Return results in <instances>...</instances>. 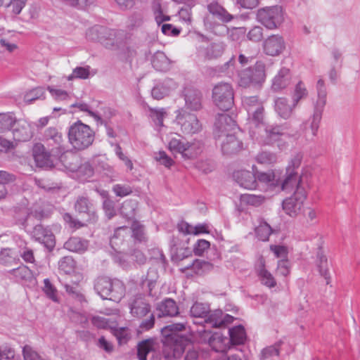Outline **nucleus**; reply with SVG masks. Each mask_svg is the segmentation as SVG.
Here are the masks:
<instances>
[{
	"label": "nucleus",
	"instance_id": "obj_32",
	"mask_svg": "<svg viewBox=\"0 0 360 360\" xmlns=\"http://www.w3.org/2000/svg\"><path fill=\"white\" fill-rule=\"evenodd\" d=\"M8 273L13 276L17 281L30 283L34 280L33 272L27 266L23 264L18 268L10 270Z\"/></svg>",
	"mask_w": 360,
	"mask_h": 360
},
{
	"label": "nucleus",
	"instance_id": "obj_21",
	"mask_svg": "<svg viewBox=\"0 0 360 360\" xmlns=\"http://www.w3.org/2000/svg\"><path fill=\"white\" fill-rule=\"evenodd\" d=\"M226 45L221 41L212 42L207 47L200 46L198 53L206 60L217 59L222 56L225 51Z\"/></svg>",
	"mask_w": 360,
	"mask_h": 360
},
{
	"label": "nucleus",
	"instance_id": "obj_57",
	"mask_svg": "<svg viewBox=\"0 0 360 360\" xmlns=\"http://www.w3.org/2000/svg\"><path fill=\"white\" fill-rule=\"evenodd\" d=\"M132 236L139 242L145 240L144 228L139 223L135 221L131 225Z\"/></svg>",
	"mask_w": 360,
	"mask_h": 360
},
{
	"label": "nucleus",
	"instance_id": "obj_15",
	"mask_svg": "<svg viewBox=\"0 0 360 360\" xmlns=\"http://www.w3.org/2000/svg\"><path fill=\"white\" fill-rule=\"evenodd\" d=\"M259 141L264 145H272L279 141L284 134L279 125H264L259 129Z\"/></svg>",
	"mask_w": 360,
	"mask_h": 360
},
{
	"label": "nucleus",
	"instance_id": "obj_62",
	"mask_svg": "<svg viewBox=\"0 0 360 360\" xmlns=\"http://www.w3.org/2000/svg\"><path fill=\"white\" fill-rule=\"evenodd\" d=\"M19 254L22 259L27 263H34L35 262L33 250L27 246L20 248L19 250Z\"/></svg>",
	"mask_w": 360,
	"mask_h": 360
},
{
	"label": "nucleus",
	"instance_id": "obj_22",
	"mask_svg": "<svg viewBox=\"0 0 360 360\" xmlns=\"http://www.w3.org/2000/svg\"><path fill=\"white\" fill-rule=\"evenodd\" d=\"M71 162H65V166L71 172H77L86 177L94 174V169L88 162L80 163V158L77 155H72Z\"/></svg>",
	"mask_w": 360,
	"mask_h": 360
},
{
	"label": "nucleus",
	"instance_id": "obj_29",
	"mask_svg": "<svg viewBox=\"0 0 360 360\" xmlns=\"http://www.w3.org/2000/svg\"><path fill=\"white\" fill-rule=\"evenodd\" d=\"M63 247L70 252L83 253L87 250L88 241L79 237H71L64 243Z\"/></svg>",
	"mask_w": 360,
	"mask_h": 360
},
{
	"label": "nucleus",
	"instance_id": "obj_30",
	"mask_svg": "<svg viewBox=\"0 0 360 360\" xmlns=\"http://www.w3.org/2000/svg\"><path fill=\"white\" fill-rule=\"evenodd\" d=\"M249 117H251L252 124L259 129H262L265 124L263 122L264 107L262 104H257L255 106L247 108Z\"/></svg>",
	"mask_w": 360,
	"mask_h": 360
},
{
	"label": "nucleus",
	"instance_id": "obj_34",
	"mask_svg": "<svg viewBox=\"0 0 360 360\" xmlns=\"http://www.w3.org/2000/svg\"><path fill=\"white\" fill-rule=\"evenodd\" d=\"M229 333L230 336L229 342L232 345H242L246 340L245 328L241 325L230 328Z\"/></svg>",
	"mask_w": 360,
	"mask_h": 360
},
{
	"label": "nucleus",
	"instance_id": "obj_43",
	"mask_svg": "<svg viewBox=\"0 0 360 360\" xmlns=\"http://www.w3.org/2000/svg\"><path fill=\"white\" fill-rule=\"evenodd\" d=\"M117 34L116 30L108 28V32L102 35L100 43L107 49H112L117 44Z\"/></svg>",
	"mask_w": 360,
	"mask_h": 360
},
{
	"label": "nucleus",
	"instance_id": "obj_25",
	"mask_svg": "<svg viewBox=\"0 0 360 360\" xmlns=\"http://www.w3.org/2000/svg\"><path fill=\"white\" fill-rule=\"evenodd\" d=\"M291 75L290 70L282 68L272 81L271 88L275 91H279L286 88L290 83Z\"/></svg>",
	"mask_w": 360,
	"mask_h": 360
},
{
	"label": "nucleus",
	"instance_id": "obj_18",
	"mask_svg": "<svg viewBox=\"0 0 360 360\" xmlns=\"http://www.w3.org/2000/svg\"><path fill=\"white\" fill-rule=\"evenodd\" d=\"M185 107L191 110H199L202 108V96L201 92L193 87H186L184 90Z\"/></svg>",
	"mask_w": 360,
	"mask_h": 360
},
{
	"label": "nucleus",
	"instance_id": "obj_10",
	"mask_svg": "<svg viewBox=\"0 0 360 360\" xmlns=\"http://www.w3.org/2000/svg\"><path fill=\"white\" fill-rule=\"evenodd\" d=\"M302 155L297 153L293 156L286 168V176L281 184V189L283 191L292 188L295 185H300L301 176H298L295 169H298L301 165Z\"/></svg>",
	"mask_w": 360,
	"mask_h": 360
},
{
	"label": "nucleus",
	"instance_id": "obj_24",
	"mask_svg": "<svg viewBox=\"0 0 360 360\" xmlns=\"http://www.w3.org/2000/svg\"><path fill=\"white\" fill-rule=\"evenodd\" d=\"M33 157L37 165L39 167H51L53 165L50 154L45 151V148L41 144L34 145Z\"/></svg>",
	"mask_w": 360,
	"mask_h": 360
},
{
	"label": "nucleus",
	"instance_id": "obj_40",
	"mask_svg": "<svg viewBox=\"0 0 360 360\" xmlns=\"http://www.w3.org/2000/svg\"><path fill=\"white\" fill-rule=\"evenodd\" d=\"M16 122L13 113H0V133L9 131Z\"/></svg>",
	"mask_w": 360,
	"mask_h": 360
},
{
	"label": "nucleus",
	"instance_id": "obj_33",
	"mask_svg": "<svg viewBox=\"0 0 360 360\" xmlns=\"http://www.w3.org/2000/svg\"><path fill=\"white\" fill-rule=\"evenodd\" d=\"M44 139L47 144L58 147L63 141L62 134L55 127H49L44 134Z\"/></svg>",
	"mask_w": 360,
	"mask_h": 360
},
{
	"label": "nucleus",
	"instance_id": "obj_26",
	"mask_svg": "<svg viewBox=\"0 0 360 360\" xmlns=\"http://www.w3.org/2000/svg\"><path fill=\"white\" fill-rule=\"evenodd\" d=\"M295 105H290L289 101L285 98H277L274 101V110L278 117L282 119H289L293 111Z\"/></svg>",
	"mask_w": 360,
	"mask_h": 360
},
{
	"label": "nucleus",
	"instance_id": "obj_8",
	"mask_svg": "<svg viewBox=\"0 0 360 360\" xmlns=\"http://www.w3.org/2000/svg\"><path fill=\"white\" fill-rule=\"evenodd\" d=\"M214 103L221 110L226 111L233 105V89L229 83H219L212 89Z\"/></svg>",
	"mask_w": 360,
	"mask_h": 360
},
{
	"label": "nucleus",
	"instance_id": "obj_35",
	"mask_svg": "<svg viewBox=\"0 0 360 360\" xmlns=\"http://www.w3.org/2000/svg\"><path fill=\"white\" fill-rule=\"evenodd\" d=\"M257 274L262 283L268 287L274 288L276 285V281L273 275L265 269L264 262H261L257 269Z\"/></svg>",
	"mask_w": 360,
	"mask_h": 360
},
{
	"label": "nucleus",
	"instance_id": "obj_56",
	"mask_svg": "<svg viewBox=\"0 0 360 360\" xmlns=\"http://www.w3.org/2000/svg\"><path fill=\"white\" fill-rule=\"evenodd\" d=\"M71 107L78 108L81 111L88 112L89 115L94 117L95 120L98 123H100L101 124H103L104 123V121L102 120V118L96 112L91 111L89 108V105L85 103H75L71 105Z\"/></svg>",
	"mask_w": 360,
	"mask_h": 360
},
{
	"label": "nucleus",
	"instance_id": "obj_14",
	"mask_svg": "<svg viewBox=\"0 0 360 360\" xmlns=\"http://www.w3.org/2000/svg\"><path fill=\"white\" fill-rule=\"evenodd\" d=\"M32 235L35 240L43 244L49 251H51L54 248L56 245L55 236L48 227H44L41 224H37L33 228Z\"/></svg>",
	"mask_w": 360,
	"mask_h": 360
},
{
	"label": "nucleus",
	"instance_id": "obj_27",
	"mask_svg": "<svg viewBox=\"0 0 360 360\" xmlns=\"http://www.w3.org/2000/svg\"><path fill=\"white\" fill-rule=\"evenodd\" d=\"M175 87L176 84L172 79H166L152 89L151 95L155 99L160 100L168 96L171 90Z\"/></svg>",
	"mask_w": 360,
	"mask_h": 360
},
{
	"label": "nucleus",
	"instance_id": "obj_13",
	"mask_svg": "<svg viewBox=\"0 0 360 360\" xmlns=\"http://www.w3.org/2000/svg\"><path fill=\"white\" fill-rule=\"evenodd\" d=\"M75 211L86 217V221L88 223H95L98 219L94 204L87 197L79 196L75 203Z\"/></svg>",
	"mask_w": 360,
	"mask_h": 360
},
{
	"label": "nucleus",
	"instance_id": "obj_45",
	"mask_svg": "<svg viewBox=\"0 0 360 360\" xmlns=\"http://www.w3.org/2000/svg\"><path fill=\"white\" fill-rule=\"evenodd\" d=\"M271 233V227L265 221L260 223L255 228V234L257 238L262 241H267Z\"/></svg>",
	"mask_w": 360,
	"mask_h": 360
},
{
	"label": "nucleus",
	"instance_id": "obj_12",
	"mask_svg": "<svg viewBox=\"0 0 360 360\" xmlns=\"http://www.w3.org/2000/svg\"><path fill=\"white\" fill-rule=\"evenodd\" d=\"M168 148L172 153H179L184 159H192L196 155V153L193 152V144L186 141L179 135L178 138H171Z\"/></svg>",
	"mask_w": 360,
	"mask_h": 360
},
{
	"label": "nucleus",
	"instance_id": "obj_44",
	"mask_svg": "<svg viewBox=\"0 0 360 360\" xmlns=\"http://www.w3.org/2000/svg\"><path fill=\"white\" fill-rule=\"evenodd\" d=\"M149 116L154 122L155 125L163 126V120L167 116V112L165 108H156L148 107Z\"/></svg>",
	"mask_w": 360,
	"mask_h": 360
},
{
	"label": "nucleus",
	"instance_id": "obj_4",
	"mask_svg": "<svg viewBox=\"0 0 360 360\" xmlns=\"http://www.w3.org/2000/svg\"><path fill=\"white\" fill-rule=\"evenodd\" d=\"M94 138V131L81 121L75 122L69 128V142L75 150H82L89 148L93 143Z\"/></svg>",
	"mask_w": 360,
	"mask_h": 360
},
{
	"label": "nucleus",
	"instance_id": "obj_37",
	"mask_svg": "<svg viewBox=\"0 0 360 360\" xmlns=\"http://www.w3.org/2000/svg\"><path fill=\"white\" fill-rule=\"evenodd\" d=\"M283 343L282 340H279L274 345L266 347L263 349L261 353V360H276L279 355V351L281 345Z\"/></svg>",
	"mask_w": 360,
	"mask_h": 360
},
{
	"label": "nucleus",
	"instance_id": "obj_36",
	"mask_svg": "<svg viewBox=\"0 0 360 360\" xmlns=\"http://www.w3.org/2000/svg\"><path fill=\"white\" fill-rule=\"evenodd\" d=\"M16 180V176L6 171H0V199L4 198L8 191L6 186L11 184Z\"/></svg>",
	"mask_w": 360,
	"mask_h": 360
},
{
	"label": "nucleus",
	"instance_id": "obj_59",
	"mask_svg": "<svg viewBox=\"0 0 360 360\" xmlns=\"http://www.w3.org/2000/svg\"><path fill=\"white\" fill-rule=\"evenodd\" d=\"M103 209L105 214L108 219H112L116 215V211L115 209V203L110 199H105L103 202Z\"/></svg>",
	"mask_w": 360,
	"mask_h": 360
},
{
	"label": "nucleus",
	"instance_id": "obj_19",
	"mask_svg": "<svg viewBox=\"0 0 360 360\" xmlns=\"http://www.w3.org/2000/svg\"><path fill=\"white\" fill-rule=\"evenodd\" d=\"M221 148L224 155H233L239 152L243 148V143L234 134H227L223 136Z\"/></svg>",
	"mask_w": 360,
	"mask_h": 360
},
{
	"label": "nucleus",
	"instance_id": "obj_61",
	"mask_svg": "<svg viewBox=\"0 0 360 360\" xmlns=\"http://www.w3.org/2000/svg\"><path fill=\"white\" fill-rule=\"evenodd\" d=\"M210 243L209 241L204 239H200L194 245L193 252L195 255L201 256L204 252L210 248Z\"/></svg>",
	"mask_w": 360,
	"mask_h": 360
},
{
	"label": "nucleus",
	"instance_id": "obj_55",
	"mask_svg": "<svg viewBox=\"0 0 360 360\" xmlns=\"http://www.w3.org/2000/svg\"><path fill=\"white\" fill-rule=\"evenodd\" d=\"M264 197L259 195L245 194L242 195V200L248 205L259 206L264 202Z\"/></svg>",
	"mask_w": 360,
	"mask_h": 360
},
{
	"label": "nucleus",
	"instance_id": "obj_64",
	"mask_svg": "<svg viewBox=\"0 0 360 360\" xmlns=\"http://www.w3.org/2000/svg\"><path fill=\"white\" fill-rule=\"evenodd\" d=\"M112 191L119 197H124L132 193L131 188L129 186L121 184L114 185Z\"/></svg>",
	"mask_w": 360,
	"mask_h": 360
},
{
	"label": "nucleus",
	"instance_id": "obj_58",
	"mask_svg": "<svg viewBox=\"0 0 360 360\" xmlns=\"http://www.w3.org/2000/svg\"><path fill=\"white\" fill-rule=\"evenodd\" d=\"M247 37L254 42L260 41L263 38V28L260 26L253 27L248 33Z\"/></svg>",
	"mask_w": 360,
	"mask_h": 360
},
{
	"label": "nucleus",
	"instance_id": "obj_16",
	"mask_svg": "<svg viewBox=\"0 0 360 360\" xmlns=\"http://www.w3.org/2000/svg\"><path fill=\"white\" fill-rule=\"evenodd\" d=\"M285 49L283 38L278 34H273L266 38L263 43L264 52L269 56L280 55Z\"/></svg>",
	"mask_w": 360,
	"mask_h": 360
},
{
	"label": "nucleus",
	"instance_id": "obj_50",
	"mask_svg": "<svg viewBox=\"0 0 360 360\" xmlns=\"http://www.w3.org/2000/svg\"><path fill=\"white\" fill-rule=\"evenodd\" d=\"M143 23V15L141 12H134L128 18L127 27L134 30L141 27Z\"/></svg>",
	"mask_w": 360,
	"mask_h": 360
},
{
	"label": "nucleus",
	"instance_id": "obj_20",
	"mask_svg": "<svg viewBox=\"0 0 360 360\" xmlns=\"http://www.w3.org/2000/svg\"><path fill=\"white\" fill-rule=\"evenodd\" d=\"M233 176L236 183L245 189H255L257 186L256 175L252 172L237 171L233 173Z\"/></svg>",
	"mask_w": 360,
	"mask_h": 360
},
{
	"label": "nucleus",
	"instance_id": "obj_60",
	"mask_svg": "<svg viewBox=\"0 0 360 360\" xmlns=\"http://www.w3.org/2000/svg\"><path fill=\"white\" fill-rule=\"evenodd\" d=\"M23 357L25 360H47L43 359L36 351L29 346L25 345L22 349Z\"/></svg>",
	"mask_w": 360,
	"mask_h": 360
},
{
	"label": "nucleus",
	"instance_id": "obj_38",
	"mask_svg": "<svg viewBox=\"0 0 360 360\" xmlns=\"http://www.w3.org/2000/svg\"><path fill=\"white\" fill-rule=\"evenodd\" d=\"M187 269H191L195 274L201 275L211 271L213 265L205 260L195 259L187 266Z\"/></svg>",
	"mask_w": 360,
	"mask_h": 360
},
{
	"label": "nucleus",
	"instance_id": "obj_52",
	"mask_svg": "<svg viewBox=\"0 0 360 360\" xmlns=\"http://www.w3.org/2000/svg\"><path fill=\"white\" fill-rule=\"evenodd\" d=\"M58 266L60 271L70 274L74 271L75 262L71 257H64L59 261Z\"/></svg>",
	"mask_w": 360,
	"mask_h": 360
},
{
	"label": "nucleus",
	"instance_id": "obj_49",
	"mask_svg": "<svg viewBox=\"0 0 360 360\" xmlns=\"http://www.w3.org/2000/svg\"><path fill=\"white\" fill-rule=\"evenodd\" d=\"M90 75V67H77L75 68L72 73L68 77V80L71 81L75 79H86L89 78Z\"/></svg>",
	"mask_w": 360,
	"mask_h": 360
},
{
	"label": "nucleus",
	"instance_id": "obj_53",
	"mask_svg": "<svg viewBox=\"0 0 360 360\" xmlns=\"http://www.w3.org/2000/svg\"><path fill=\"white\" fill-rule=\"evenodd\" d=\"M15 259L14 252L11 248H4L0 252V264L8 265L12 264Z\"/></svg>",
	"mask_w": 360,
	"mask_h": 360
},
{
	"label": "nucleus",
	"instance_id": "obj_9",
	"mask_svg": "<svg viewBox=\"0 0 360 360\" xmlns=\"http://www.w3.org/2000/svg\"><path fill=\"white\" fill-rule=\"evenodd\" d=\"M295 186H296V191L292 195L285 198L282 203L283 210L291 217H295L300 214L307 197L304 188L299 184Z\"/></svg>",
	"mask_w": 360,
	"mask_h": 360
},
{
	"label": "nucleus",
	"instance_id": "obj_51",
	"mask_svg": "<svg viewBox=\"0 0 360 360\" xmlns=\"http://www.w3.org/2000/svg\"><path fill=\"white\" fill-rule=\"evenodd\" d=\"M256 160L258 163L270 165L276 162L277 157L275 153L269 151H262L256 156Z\"/></svg>",
	"mask_w": 360,
	"mask_h": 360
},
{
	"label": "nucleus",
	"instance_id": "obj_54",
	"mask_svg": "<svg viewBox=\"0 0 360 360\" xmlns=\"http://www.w3.org/2000/svg\"><path fill=\"white\" fill-rule=\"evenodd\" d=\"M307 90L305 88L304 84L301 81L299 82L295 86L294 95L292 96L293 105H296L300 100L307 96Z\"/></svg>",
	"mask_w": 360,
	"mask_h": 360
},
{
	"label": "nucleus",
	"instance_id": "obj_39",
	"mask_svg": "<svg viewBox=\"0 0 360 360\" xmlns=\"http://www.w3.org/2000/svg\"><path fill=\"white\" fill-rule=\"evenodd\" d=\"M210 312V306L205 303L195 302L190 309V314L192 317L205 318Z\"/></svg>",
	"mask_w": 360,
	"mask_h": 360
},
{
	"label": "nucleus",
	"instance_id": "obj_47",
	"mask_svg": "<svg viewBox=\"0 0 360 360\" xmlns=\"http://www.w3.org/2000/svg\"><path fill=\"white\" fill-rule=\"evenodd\" d=\"M45 91L42 87L34 88L30 91L27 92L24 96V101L27 104L37 99H43L44 98Z\"/></svg>",
	"mask_w": 360,
	"mask_h": 360
},
{
	"label": "nucleus",
	"instance_id": "obj_7",
	"mask_svg": "<svg viewBox=\"0 0 360 360\" xmlns=\"http://www.w3.org/2000/svg\"><path fill=\"white\" fill-rule=\"evenodd\" d=\"M316 89L317 91V100L314 104V114L310 124L312 135H316L319 123L322 117V113L326 104L327 90L324 81L319 79L317 81Z\"/></svg>",
	"mask_w": 360,
	"mask_h": 360
},
{
	"label": "nucleus",
	"instance_id": "obj_6",
	"mask_svg": "<svg viewBox=\"0 0 360 360\" xmlns=\"http://www.w3.org/2000/svg\"><path fill=\"white\" fill-rule=\"evenodd\" d=\"M257 19L267 29H276L284 20L283 8L279 6L260 8L257 11Z\"/></svg>",
	"mask_w": 360,
	"mask_h": 360
},
{
	"label": "nucleus",
	"instance_id": "obj_23",
	"mask_svg": "<svg viewBox=\"0 0 360 360\" xmlns=\"http://www.w3.org/2000/svg\"><path fill=\"white\" fill-rule=\"evenodd\" d=\"M158 316H174L179 314V308L176 302L171 298H166L157 304Z\"/></svg>",
	"mask_w": 360,
	"mask_h": 360
},
{
	"label": "nucleus",
	"instance_id": "obj_48",
	"mask_svg": "<svg viewBox=\"0 0 360 360\" xmlns=\"http://www.w3.org/2000/svg\"><path fill=\"white\" fill-rule=\"evenodd\" d=\"M153 352L150 340H144L137 346V356L139 360H147V355Z\"/></svg>",
	"mask_w": 360,
	"mask_h": 360
},
{
	"label": "nucleus",
	"instance_id": "obj_5",
	"mask_svg": "<svg viewBox=\"0 0 360 360\" xmlns=\"http://www.w3.org/2000/svg\"><path fill=\"white\" fill-rule=\"evenodd\" d=\"M265 79V65L262 61H257L253 66L240 72L238 84L245 88L261 87Z\"/></svg>",
	"mask_w": 360,
	"mask_h": 360
},
{
	"label": "nucleus",
	"instance_id": "obj_11",
	"mask_svg": "<svg viewBox=\"0 0 360 360\" xmlns=\"http://www.w3.org/2000/svg\"><path fill=\"white\" fill-rule=\"evenodd\" d=\"M176 121L181 126V131L185 134H196L202 129V124L197 116L195 114L184 112L183 110L177 115Z\"/></svg>",
	"mask_w": 360,
	"mask_h": 360
},
{
	"label": "nucleus",
	"instance_id": "obj_1",
	"mask_svg": "<svg viewBox=\"0 0 360 360\" xmlns=\"http://www.w3.org/2000/svg\"><path fill=\"white\" fill-rule=\"evenodd\" d=\"M184 328L185 324L176 323L164 327L161 332L167 341L172 345L174 358H180L186 352L184 360H197L198 352L193 349L191 339L179 334Z\"/></svg>",
	"mask_w": 360,
	"mask_h": 360
},
{
	"label": "nucleus",
	"instance_id": "obj_17",
	"mask_svg": "<svg viewBox=\"0 0 360 360\" xmlns=\"http://www.w3.org/2000/svg\"><path fill=\"white\" fill-rule=\"evenodd\" d=\"M237 127L236 122L228 114H219L214 122L216 133H220L219 137H223L229 132L233 131Z\"/></svg>",
	"mask_w": 360,
	"mask_h": 360
},
{
	"label": "nucleus",
	"instance_id": "obj_28",
	"mask_svg": "<svg viewBox=\"0 0 360 360\" xmlns=\"http://www.w3.org/2000/svg\"><path fill=\"white\" fill-rule=\"evenodd\" d=\"M151 64L156 70L167 72L170 68L171 61L164 52L157 51L152 56Z\"/></svg>",
	"mask_w": 360,
	"mask_h": 360
},
{
	"label": "nucleus",
	"instance_id": "obj_3",
	"mask_svg": "<svg viewBox=\"0 0 360 360\" xmlns=\"http://www.w3.org/2000/svg\"><path fill=\"white\" fill-rule=\"evenodd\" d=\"M94 290L103 300L120 302L124 296L125 287L122 281L108 277H98L94 283Z\"/></svg>",
	"mask_w": 360,
	"mask_h": 360
},
{
	"label": "nucleus",
	"instance_id": "obj_46",
	"mask_svg": "<svg viewBox=\"0 0 360 360\" xmlns=\"http://www.w3.org/2000/svg\"><path fill=\"white\" fill-rule=\"evenodd\" d=\"M13 139L17 141H27L32 137V133L28 126H21L13 131Z\"/></svg>",
	"mask_w": 360,
	"mask_h": 360
},
{
	"label": "nucleus",
	"instance_id": "obj_41",
	"mask_svg": "<svg viewBox=\"0 0 360 360\" xmlns=\"http://www.w3.org/2000/svg\"><path fill=\"white\" fill-rule=\"evenodd\" d=\"M107 32V27L95 25L87 30L86 36L88 40L100 42L102 38V35L105 34V33Z\"/></svg>",
	"mask_w": 360,
	"mask_h": 360
},
{
	"label": "nucleus",
	"instance_id": "obj_63",
	"mask_svg": "<svg viewBox=\"0 0 360 360\" xmlns=\"http://www.w3.org/2000/svg\"><path fill=\"white\" fill-rule=\"evenodd\" d=\"M255 174L256 175L257 181H258L265 184H273L275 178V175L271 171H269L267 172H257Z\"/></svg>",
	"mask_w": 360,
	"mask_h": 360
},
{
	"label": "nucleus",
	"instance_id": "obj_42",
	"mask_svg": "<svg viewBox=\"0 0 360 360\" xmlns=\"http://www.w3.org/2000/svg\"><path fill=\"white\" fill-rule=\"evenodd\" d=\"M207 316V319L205 321L207 323H210L213 328H221L223 327V311L221 309H217L213 311L210 310V312Z\"/></svg>",
	"mask_w": 360,
	"mask_h": 360
},
{
	"label": "nucleus",
	"instance_id": "obj_31",
	"mask_svg": "<svg viewBox=\"0 0 360 360\" xmlns=\"http://www.w3.org/2000/svg\"><path fill=\"white\" fill-rule=\"evenodd\" d=\"M316 257V265L319 274L326 279V284L328 285L330 282V276L328 270V262L326 256L323 254L321 248H319Z\"/></svg>",
	"mask_w": 360,
	"mask_h": 360
},
{
	"label": "nucleus",
	"instance_id": "obj_2",
	"mask_svg": "<svg viewBox=\"0 0 360 360\" xmlns=\"http://www.w3.org/2000/svg\"><path fill=\"white\" fill-rule=\"evenodd\" d=\"M129 313L131 316L138 320H141L138 333H141L153 328L155 325V317L151 311V305L145 296L136 295L129 301Z\"/></svg>",
	"mask_w": 360,
	"mask_h": 360
}]
</instances>
